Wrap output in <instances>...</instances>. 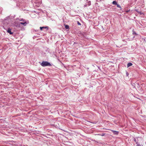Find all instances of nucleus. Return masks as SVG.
I'll return each mask as SVG.
<instances>
[{
	"instance_id": "nucleus-14",
	"label": "nucleus",
	"mask_w": 146,
	"mask_h": 146,
	"mask_svg": "<svg viewBox=\"0 0 146 146\" xmlns=\"http://www.w3.org/2000/svg\"><path fill=\"white\" fill-rule=\"evenodd\" d=\"M135 10L136 12H138V13L139 12V11H138V10H137V9H135Z\"/></svg>"
},
{
	"instance_id": "nucleus-5",
	"label": "nucleus",
	"mask_w": 146,
	"mask_h": 146,
	"mask_svg": "<svg viewBox=\"0 0 146 146\" xmlns=\"http://www.w3.org/2000/svg\"><path fill=\"white\" fill-rule=\"evenodd\" d=\"M132 65H133V64L131 63V62L129 63H128L127 64V68H128L129 67L132 66Z\"/></svg>"
},
{
	"instance_id": "nucleus-15",
	"label": "nucleus",
	"mask_w": 146,
	"mask_h": 146,
	"mask_svg": "<svg viewBox=\"0 0 146 146\" xmlns=\"http://www.w3.org/2000/svg\"><path fill=\"white\" fill-rule=\"evenodd\" d=\"M136 143L137 144L136 146H141V145H140L139 144H137V143Z\"/></svg>"
},
{
	"instance_id": "nucleus-10",
	"label": "nucleus",
	"mask_w": 146,
	"mask_h": 146,
	"mask_svg": "<svg viewBox=\"0 0 146 146\" xmlns=\"http://www.w3.org/2000/svg\"><path fill=\"white\" fill-rule=\"evenodd\" d=\"M139 14L140 15H142V14H143V12H139Z\"/></svg>"
},
{
	"instance_id": "nucleus-6",
	"label": "nucleus",
	"mask_w": 146,
	"mask_h": 146,
	"mask_svg": "<svg viewBox=\"0 0 146 146\" xmlns=\"http://www.w3.org/2000/svg\"><path fill=\"white\" fill-rule=\"evenodd\" d=\"M20 24L23 25L24 26H26L27 24V23L26 22H20Z\"/></svg>"
},
{
	"instance_id": "nucleus-12",
	"label": "nucleus",
	"mask_w": 146,
	"mask_h": 146,
	"mask_svg": "<svg viewBox=\"0 0 146 146\" xmlns=\"http://www.w3.org/2000/svg\"><path fill=\"white\" fill-rule=\"evenodd\" d=\"M77 24H78V25H81V23L78 21V22H77Z\"/></svg>"
},
{
	"instance_id": "nucleus-7",
	"label": "nucleus",
	"mask_w": 146,
	"mask_h": 146,
	"mask_svg": "<svg viewBox=\"0 0 146 146\" xmlns=\"http://www.w3.org/2000/svg\"><path fill=\"white\" fill-rule=\"evenodd\" d=\"M112 3L114 5H116L117 4V3L116 1H114L112 2Z\"/></svg>"
},
{
	"instance_id": "nucleus-4",
	"label": "nucleus",
	"mask_w": 146,
	"mask_h": 146,
	"mask_svg": "<svg viewBox=\"0 0 146 146\" xmlns=\"http://www.w3.org/2000/svg\"><path fill=\"white\" fill-rule=\"evenodd\" d=\"M111 131L113 132V134H114L117 135L119 133V132L118 131H113L112 130H111Z\"/></svg>"
},
{
	"instance_id": "nucleus-1",
	"label": "nucleus",
	"mask_w": 146,
	"mask_h": 146,
	"mask_svg": "<svg viewBox=\"0 0 146 146\" xmlns=\"http://www.w3.org/2000/svg\"><path fill=\"white\" fill-rule=\"evenodd\" d=\"M41 65L42 66H50L51 65L50 63L46 61H43L41 63Z\"/></svg>"
},
{
	"instance_id": "nucleus-11",
	"label": "nucleus",
	"mask_w": 146,
	"mask_h": 146,
	"mask_svg": "<svg viewBox=\"0 0 146 146\" xmlns=\"http://www.w3.org/2000/svg\"><path fill=\"white\" fill-rule=\"evenodd\" d=\"M105 134V133H102L101 135V134H98V135H101L102 136H104V135Z\"/></svg>"
},
{
	"instance_id": "nucleus-8",
	"label": "nucleus",
	"mask_w": 146,
	"mask_h": 146,
	"mask_svg": "<svg viewBox=\"0 0 146 146\" xmlns=\"http://www.w3.org/2000/svg\"><path fill=\"white\" fill-rule=\"evenodd\" d=\"M116 5H117V7L119 8H120V10H121V6L120 5H118V4H117Z\"/></svg>"
},
{
	"instance_id": "nucleus-9",
	"label": "nucleus",
	"mask_w": 146,
	"mask_h": 146,
	"mask_svg": "<svg viewBox=\"0 0 146 146\" xmlns=\"http://www.w3.org/2000/svg\"><path fill=\"white\" fill-rule=\"evenodd\" d=\"M65 28L66 29H69V26L68 25H65Z\"/></svg>"
},
{
	"instance_id": "nucleus-2",
	"label": "nucleus",
	"mask_w": 146,
	"mask_h": 146,
	"mask_svg": "<svg viewBox=\"0 0 146 146\" xmlns=\"http://www.w3.org/2000/svg\"><path fill=\"white\" fill-rule=\"evenodd\" d=\"M7 32L8 33H9L10 34L12 35L13 34V33L11 32V29L10 28H9L7 31Z\"/></svg>"
},
{
	"instance_id": "nucleus-13",
	"label": "nucleus",
	"mask_w": 146,
	"mask_h": 146,
	"mask_svg": "<svg viewBox=\"0 0 146 146\" xmlns=\"http://www.w3.org/2000/svg\"><path fill=\"white\" fill-rule=\"evenodd\" d=\"M133 34H135V35H137V34L136 33V32H135V31L133 32Z\"/></svg>"
},
{
	"instance_id": "nucleus-3",
	"label": "nucleus",
	"mask_w": 146,
	"mask_h": 146,
	"mask_svg": "<svg viewBox=\"0 0 146 146\" xmlns=\"http://www.w3.org/2000/svg\"><path fill=\"white\" fill-rule=\"evenodd\" d=\"M40 30L42 31L43 29H48V27L47 26L40 27Z\"/></svg>"
}]
</instances>
